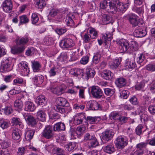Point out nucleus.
Wrapping results in <instances>:
<instances>
[{
	"label": "nucleus",
	"instance_id": "obj_36",
	"mask_svg": "<svg viewBox=\"0 0 155 155\" xmlns=\"http://www.w3.org/2000/svg\"><path fill=\"white\" fill-rule=\"evenodd\" d=\"M77 143L75 142H70L68 143L65 146V148L66 150L71 151L74 148L76 149Z\"/></svg>",
	"mask_w": 155,
	"mask_h": 155
},
{
	"label": "nucleus",
	"instance_id": "obj_27",
	"mask_svg": "<svg viewBox=\"0 0 155 155\" xmlns=\"http://www.w3.org/2000/svg\"><path fill=\"white\" fill-rule=\"evenodd\" d=\"M65 129L64 124L63 123L59 122L55 124L54 126V131H60L64 130Z\"/></svg>",
	"mask_w": 155,
	"mask_h": 155
},
{
	"label": "nucleus",
	"instance_id": "obj_48",
	"mask_svg": "<svg viewBox=\"0 0 155 155\" xmlns=\"http://www.w3.org/2000/svg\"><path fill=\"white\" fill-rule=\"evenodd\" d=\"M145 68L147 70L151 72L155 71V62L147 65Z\"/></svg>",
	"mask_w": 155,
	"mask_h": 155
},
{
	"label": "nucleus",
	"instance_id": "obj_3",
	"mask_svg": "<svg viewBox=\"0 0 155 155\" xmlns=\"http://www.w3.org/2000/svg\"><path fill=\"white\" fill-rule=\"evenodd\" d=\"M90 92L92 97L96 99H100L103 96L102 90L97 86H93L90 87Z\"/></svg>",
	"mask_w": 155,
	"mask_h": 155
},
{
	"label": "nucleus",
	"instance_id": "obj_46",
	"mask_svg": "<svg viewBox=\"0 0 155 155\" xmlns=\"http://www.w3.org/2000/svg\"><path fill=\"white\" fill-rule=\"evenodd\" d=\"M105 94L107 96H112L115 93V89L110 88H105L104 89Z\"/></svg>",
	"mask_w": 155,
	"mask_h": 155
},
{
	"label": "nucleus",
	"instance_id": "obj_24",
	"mask_svg": "<svg viewBox=\"0 0 155 155\" xmlns=\"http://www.w3.org/2000/svg\"><path fill=\"white\" fill-rule=\"evenodd\" d=\"M50 90L53 94L57 95L62 94L64 91V89L62 87H58L51 86L49 87Z\"/></svg>",
	"mask_w": 155,
	"mask_h": 155
},
{
	"label": "nucleus",
	"instance_id": "obj_8",
	"mask_svg": "<svg viewBox=\"0 0 155 155\" xmlns=\"http://www.w3.org/2000/svg\"><path fill=\"white\" fill-rule=\"evenodd\" d=\"M85 130L84 127H77L75 131L73 128H71L69 133L71 135V138L74 139L76 138V137H79L84 131Z\"/></svg>",
	"mask_w": 155,
	"mask_h": 155
},
{
	"label": "nucleus",
	"instance_id": "obj_57",
	"mask_svg": "<svg viewBox=\"0 0 155 155\" xmlns=\"http://www.w3.org/2000/svg\"><path fill=\"white\" fill-rule=\"evenodd\" d=\"M11 154V151L8 149L2 150L0 151V155H10Z\"/></svg>",
	"mask_w": 155,
	"mask_h": 155
},
{
	"label": "nucleus",
	"instance_id": "obj_55",
	"mask_svg": "<svg viewBox=\"0 0 155 155\" xmlns=\"http://www.w3.org/2000/svg\"><path fill=\"white\" fill-rule=\"evenodd\" d=\"M49 117L51 119L57 120L59 119L60 117L58 114L56 113H54L52 112H50L49 114Z\"/></svg>",
	"mask_w": 155,
	"mask_h": 155
},
{
	"label": "nucleus",
	"instance_id": "obj_10",
	"mask_svg": "<svg viewBox=\"0 0 155 155\" xmlns=\"http://www.w3.org/2000/svg\"><path fill=\"white\" fill-rule=\"evenodd\" d=\"M60 46L62 48H70L74 45L73 40L70 38H65L60 42Z\"/></svg>",
	"mask_w": 155,
	"mask_h": 155
},
{
	"label": "nucleus",
	"instance_id": "obj_21",
	"mask_svg": "<svg viewBox=\"0 0 155 155\" xmlns=\"http://www.w3.org/2000/svg\"><path fill=\"white\" fill-rule=\"evenodd\" d=\"M25 48L24 46H14L11 48V51L12 53L14 54H20L23 52Z\"/></svg>",
	"mask_w": 155,
	"mask_h": 155
},
{
	"label": "nucleus",
	"instance_id": "obj_1",
	"mask_svg": "<svg viewBox=\"0 0 155 155\" xmlns=\"http://www.w3.org/2000/svg\"><path fill=\"white\" fill-rule=\"evenodd\" d=\"M56 101L57 104L55 105L54 109L57 112L61 114H68L71 110L69 103L65 98L62 97H58Z\"/></svg>",
	"mask_w": 155,
	"mask_h": 155
},
{
	"label": "nucleus",
	"instance_id": "obj_6",
	"mask_svg": "<svg viewBox=\"0 0 155 155\" xmlns=\"http://www.w3.org/2000/svg\"><path fill=\"white\" fill-rule=\"evenodd\" d=\"M128 19L129 21L133 27L137 26H139V25H142L143 22L141 19H138V17L135 15L132 14L129 15Z\"/></svg>",
	"mask_w": 155,
	"mask_h": 155
},
{
	"label": "nucleus",
	"instance_id": "obj_39",
	"mask_svg": "<svg viewBox=\"0 0 155 155\" xmlns=\"http://www.w3.org/2000/svg\"><path fill=\"white\" fill-rule=\"evenodd\" d=\"M127 113H125V116H124L123 114L120 115L118 118V122L121 124L127 123L129 117L127 116Z\"/></svg>",
	"mask_w": 155,
	"mask_h": 155
},
{
	"label": "nucleus",
	"instance_id": "obj_2",
	"mask_svg": "<svg viewBox=\"0 0 155 155\" xmlns=\"http://www.w3.org/2000/svg\"><path fill=\"white\" fill-rule=\"evenodd\" d=\"M9 58H4L1 62L0 70L2 72L9 71L12 70L11 61Z\"/></svg>",
	"mask_w": 155,
	"mask_h": 155
},
{
	"label": "nucleus",
	"instance_id": "obj_59",
	"mask_svg": "<svg viewBox=\"0 0 155 155\" xmlns=\"http://www.w3.org/2000/svg\"><path fill=\"white\" fill-rule=\"evenodd\" d=\"M32 23L33 24H35L38 21L39 18L37 15L35 14H33L31 16Z\"/></svg>",
	"mask_w": 155,
	"mask_h": 155
},
{
	"label": "nucleus",
	"instance_id": "obj_60",
	"mask_svg": "<svg viewBox=\"0 0 155 155\" xmlns=\"http://www.w3.org/2000/svg\"><path fill=\"white\" fill-rule=\"evenodd\" d=\"M144 85L145 84L144 82L143 81H141L135 85V88L137 90H140L141 89L143 88Z\"/></svg>",
	"mask_w": 155,
	"mask_h": 155
},
{
	"label": "nucleus",
	"instance_id": "obj_5",
	"mask_svg": "<svg viewBox=\"0 0 155 155\" xmlns=\"http://www.w3.org/2000/svg\"><path fill=\"white\" fill-rule=\"evenodd\" d=\"M22 115L28 125L33 127L37 124L36 119L29 113H24L22 114Z\"/></svg>",
	"mask_w": 155,
	"mask_h": 155
},
{
	"label": "nucleus",
	"instance_id": "obj_56",
	"mask_svg": "<svg viewBox=\"0 0 155 155\" xmlns=\"http://www.w3.org/2000/svg\"><path fill=\"white\" fill-rule=\"evenodd\" d=\"M121 60L118 59H115L113 61L112 65L113 66V68H117L120 64Z\"/></svg>",
	"mask_w": 155,
	"mask_h": 155
},
{
	"label": "nucleus",
	"instance_id": "obj_9",
	"mask_svg": "<svg viewBox=\"0 0 155 155\" xmlns=\"http://www.w3.org/2000/svg\"><path fill=\"white\" fill-rule=\"evenodd\" d=\"M118 43L120 45L119 49L121 52L129 51V43L127 40L122 38L120 40Z\"/></svg>",
	"mask_w": 155,
	"mask_h": 155
},
{
	"label": "nucleus",
	"instance_id": "obj_22",
	"mask_svg": "<svg viewBox=\"0 0 155 155\" xmlns=\"http://www.w3.org/2000/svg\"><path fill=\"white\" fill-rule=\"evenodd\" d=\"M101 75L104 79L108 80L111 79L113 77L111 71L108 70L102 71L101 73Z\"/></svg>",
	"mask_w": 155,
	"mask_h": 155
},
{
	"label": "nucleus",
	"instance_id": "obj_4",
	"mask_svg": "<svg viewBox=\"0 0 155 155\" xmlns=\"http://www.w3.org/2000/svg\"><path fill=\"white\" fill-rule=\"evenodd\" d=\"M127 144V141L122 136H118L115 141V147L118 150L123 149Z\"/></svg>",
	"mask_w": 155,
	"mask_h": 155
},
{
	"label": "nucleus",
	"instance_id": "obj_26",
	"mask_svg": "<svg viewBox=\"0 0 155 155\" xmlns=\"http://www.w3.org/2000/svg\"><path fill=\"white\" fill-rule=\"evenodd\" d=\"M37 101L38 104L42 107L45 106L47 103V101L45 96L42 95H40L37 97Z\"/></svg>",
	"mask_w": 155,
	"mask_h": 155
},
{
	"label": "nucleus",
	"instance_id": "obj_54",
	"mask_svg": "<svg viewBox=\"0 0 155 155\" xmlns=\"http://www.w3.org/2000/svg\"><path fill=\"white\" fill-rule=\"evenodd\" d=\"M129 6L128 4H123V3H119L118 4H117V9H118L119 10H124V9H127L128 8H126V7Z\"/></svg>",
	"mask_w": 155,
	"mask_h": 155
},
{
	"label": "nucleus",
	"instance_id": "obj_32",
	"mask_svg": "<svg viewBox=\"0 0 155 155\" xmlns=\"http://www.w3.org/2000/svg\"><path fill=\"white\" fill-rule=\"evenodd\" d=\"M28 41V36H25L21 38H19L18 40L16 39V43L18 45H24L27 43Z\"/></svg>",
	"mask_w": 155,
	"mask_h": 155
},
{
	"label": "nucleus",
	"instance_id": "obj_33",
	"mask_svg": "<svg viewBox=\"0 0 155 155\" xmlns=\"http://www.w3.org/2000/svg\"><path fill=\"white\" fill-rule=\"evenodd\" d=\"M35 132L34 130H30L26 132L25 139L27 141H30L32 138Z\"/></svg>",
	"mask_w": 155,
	"mask_h": 155
},
{
	"label": "nucleus",
	"instance_id": "obj_28",
	"mask_svg": "<svg viewBox=\"0 0 155 155\" xmlns=\"http://www.w3.org/2000/svg\"><path fill=\"white\" fill-rule=\"evenodd\" d=\"M38 120L44 121L46 120V114L42 110H40L36 114Z\"/></svg>",
	"mask_w": 155,
	"mask_h": 155
},
{
	"label": "nucleus",
	"instance_id": "obj_49",
	"mask_svg": "<svg viewBox=\"0 0 155 155\" xmlns=\"http://www.w3.org/2000/svg\"><path fill=\"white\" fill-rule=\"evenodd\" d=\"M143 126L141 124L139 125L136 128L135 132L136 134L139 136H140L143 133L142 129Z\"/></svg>",
	"mask_w": 155,
	"mask_h": 155
},
{
	"label": "nucleus",
	"instance_id": "obj_45",
	"mask_svg": "<svg viewBox=\"0 0 155 155\" xmlns=\"http://www.w3.org/2000/svg\"><path fill=\"white\" fill-rule=\"evenodd\" d=\"M20 21L19 23L20 26L21 24H26L28 22L29 19L26 15H22L19 17Z\"/></svg>",
	"mask_w": 155,
	"mask_h": 155
},
{
	"label": "nucleus",
	"instance_id": "obj_42",
	"mask_svg": "<svg viewBox=\"0 0 155 155\" xmlns=\"http://www.w3.org/2000/svg\"><path fill=\"white\" fill-rule=\"evenodd\" d=\"M102 21L104 25L112 23V18L108 15H104L102 18Z\"/></svg>",
	"mask_w": 155,
	"mask_h": 155
},
{
	"label": "nucleus",
	"instance_id": "obj_13",
	"mask_svg": "<svg viewBox=\"0 0 155 155\" xmlns=\"http://www.w3.org/2000/svg\"><path fill=\"white\" fill-rule=\"evenodd\" d=\"M86 106L88 110H97L100 107V104L94 101L88 102L87 103Z\"/></svg>",
	"mask_w": 155,
	"mask_h": 155
},
{
	"label": "nucleus",
	"instance_id": "obj_62",
	"mask_svg": "<svg viewBox=\"0 0 155 155\" xmlns=\"http://www.w3.org/2000/svg\"><path fill=\"white\" fill-rule=\"evenodd\" d=\"M145 58V56L144 54L143 53L140 54L139 55V56L137 59V63L139 64L142 63L143 61Z\"/></svg>",
	"mask_w": 155,
	"mask_h": 155
},
{
	"label": "nucleus",
	"instance_id": "obj_64",
	"mask_svg": "<svg viewBox=\"0 0 155 155\" xmlns=\"http://www.w3.org/2000/svg\"><path fill=\"white\" fill-rule=\"evenodd\" d=\"M25 153V148L24 147H20L18 148L17 155H24Z\"/></svg>",
	"mask_w": 155,
	"mask_h": 155
},
{
	"label": "nucleus",
	"instance_id": "obj_34",
	"mask_svg": "<svg viewBox=\"0 0 155 155\" xmlns=\"http://www.w3.org/2000/svg\"><path fill=\"white\" fill-rule=\"evenodd\" d=\"M33 70L34 72H38L40 70V68L41 67V65L39 62L37 61H31Z\"/></svg>",
	"mask_w": 155,
	"mask_h": 155
},
{
	"label": "nucleus",
	"instance_id": "obj_38",
	"mask_svg": "<svg viewBox=\"0 0 155 155\" xmlns=\"http://www.w3.org/2000/svg\"><path fill=\"white\" fill-rule=\"evenodd\" d=\"M101 56L99 52H97L94 54L92 62L96 64H98L101 61Z\"/></svg>",
	"mask_w": 155,
	"mask_h": 155
},
{
	"label": "nucleus",
	"instance_id": "obj_51",
	"mask_svg": "<svg viewBox=\"0 0 155 155\" xmlns=\"http://www.w3.org/2000/svg\"><path fill=\"white\" fill-rule=\"evenodd\" d=\"M53 38L51 37H46L44 39V43L47 45H51L53 43Z\"/></svg>",
	"mask_w": 155,
	"mask_h": 155
},
{
	"label": "nucleus",
	"instance_id": "obj_12",
	"mask_svg": "<svg viewBox=\"0 0 155 155\" xmlns=\"http://www.w3.org/2000/svg\"><path fill=\"white\" fill-rule=\"evenodd\" d=\"M42 134L45 137L48 139L51 138L52 137H54L55 136V135L52 131V127L50 125L45 127L43 132Z\"/></svg>",
	"mask_w": 155,
	"mask_h": 155
},
{
	"label": "nucleus",
	"instance_id": "obj_30",
	"mask_svg": "<svg viewBox=\"0 0 155 155\" xmlns=\"http://www.w3.org/2000/svg\"><path fill=\"white\" fill-rule=\"evenodd\" d=\"M43 77L42 75L38 76H35L32 78L33 81L36 85H41L43 81Z\"/></svg>",
	"mask_w": 155,
	"mask_h": 155
},
{
	"label": "nucleus",
	"instance_id": "obj_19",
	"mask_svg": "<svg viewBox=\"0 0 155 155\" xmlns=\"http://www.w3.org/2000/svg\"><path fill=\"white\" fill-rule=\"evenodd\" d=\"M147 34L146 30L138 28L135 30L134 32V37L137 38H141L144 37Z\"/></svg>",
	"mask_w": 155,
	"mask_h": 155
},
{
	"label": "nucleus",
	"instance_id": "obj_52",
	"mask_svg": "<svg viewBox=\"0 0 155 155\" xmlns=\"http://www.w3.org/2000/svg\"><path fill=\"white\" fill-rule=\"evenodd\" d=\"M67 58V55L65 53H62L60 55L58 58L59 61L61 62L66 61Z\"/></svg>",
	"mask_w": 155,
	"mask_h": 155
},
{
	"label": "nucleus",
	"instance_id": "obj_11",
	"mask_svg": "<svg viewBox=\"0 0 155 155\" xmlns=\"http://www.w3.org/2000/svg\"><path fill=\"white\" fill-rule=\"evenodd\" d=\"M114 134V133L113 130H106L102 133V139L103 140L108 142L112 139Z\"/></svg>",
	"mask_w": 155,
	"mask_h": 155
},
{
	"label": "nucleus",
	"instance_id": "obj_53",
	"mask_svg": "<svg viewBox=\"0 0 155 155\" xmlns=\"http://www.w3.org/2000/svg\"><path fill=\"white\" fill-rule=\"evenodd\" d=\"M35 52V49L33 47L28 48L26 51L25 54L27 56H30L33 54Z\"/></svg>",
	"mask_w": 155,
	"mask_h": 155
},
{
	"label": "nucleus",
	"instance_id": "obj_23",
	"mask_svg": "<svg viewBox=\"0 0 155 155\" xmlns=\"http://www.w3.org/2000/svg\"><path fill=\"white\" fill-rule=\"evenodd\" d=\"M95 72L94 69L91 68H87L85 71V78L88 80L89 78H93L95 75Z\"/></svg>",
	"mask_w": 155,
	"mask_h": 155
},
{
	"label": "nucleus",
	"instance_id": "obj_44",
	"mask_svg": "<svg viewBox=\"0 0 155 155\" xmlns=\"http://www.w3.org/2000/svg\"><path fill=\"white\" fill-rule=\"evenodd\" d=\"M119 113L117 111L111 112L109 114L110 118L111 120H118V118L120 116Z\"/></svg>",
	"mask_w": 155,
	"mask_h": 155
},
{
	"label": "nucleus",
	"instance_id": "obj_41",
	"mask_svg": "<svg viewBox=\"0 0 155 155\" xmlns=\"http://www.w3.org/2000/svg\"><path fill=\"white\" fill-rule=\"evenodd\" d=\"M10 126V123L4 119L0 120V126L3 129H6Z\"/></svg>",
	"mask_w": 155,
	"mask_h": 155
},
{
	"label": "nucleus",
	"instance_id": "obj_58",
	"mask_svg": "<svg viewBox=\"0 0 155 155\" xmlns=\"http://www.w3.org/2000/svg\"><path fill=\"white\" fill-rule=\"evenodd\" d=\"M2 110H4L5 114L7 115L11 114L12 111V110L10 107H6L2 109Z\"/></svg>",
	"mask_w": 155,
	"mask_h": 155
},
{
	"label": "nucleus",
	"instance_id": "obj_37",
	"mask_svg": "<svg viewBox=\"0 0 155 155\" xmlns=\"http://www.w3.org/2000/svg\"><path fill=\"white\" fill-rule=\"evenodd\" d=\"M86 117L83 114H81L78 117H76L74 119V122L75 124L78 125L82 123L84 119H85Z\"/></svg>",
	"mask_w": 155,
	"mask_h": 155
},
{
	"label": "nucleus",
	"instance_id": "obj_29",
	"mask_svg": "<svg viewBox=\"0 0 155 155\" xmlns=\"http://www.w3.org/2000/svg\"><path fill=\"white\" fill-rule=\"evenodd\" d=\"M4 10H12V5L11 0H6L2 4Z\"/></svg>",
	"mask_w": 155,
	"mask_h": 155
},
{
	"label": "nucleus",
	"instance_id": "obj_25",
	"mask_svg": "<svg viewBox=\"0 0 155 155\" xmlns=\"http://www.w3.org/2000/svg\"><path fill=\"white\" fill-rule=\"evenodd\" d=\"M104 151L109 154H111L115 150L114 145L113 144H109L104 148Z\"/></svg>",
	"mask_w": 155,
	"mask_h": 155
},
{
	"label": "nucleus",
	"instance_id": "obj_17",
	"mask_svg": "<svg viewBox=\"0 0 155 155\" xmlns=\"http://www.w3.org/2000/svg\"><path fill=\"white\" fill-rule=\"evenodd\" d=\"M25 107L24 110L27 112L33 111L36 108V107L32 102L27 101L25 103Z\"/></svg>",
	"mask_w": 155,
	"mask_h": 155
},
{
	"label": "nucleus",
	"instance_id": "obj_50",
	"mask_svg": "<svg viewBox=\"0 0 155 155\" xmlns=\"http://www.w3.org/2000/svg\"><path fill=\"white\" fill-rule=\"evenodd\" d=\"M129 101L130 103L133 105H136L138 104L139 102L137 98L135 96L131 97Z\"/></svg>",
	"mask_w": 155,
	"mask_h": 155
},
{
	"label": "nucleus",
	"instance_id": "obj_61",
	"mask_svg": "<svg viewBox=\"0 0 155 155\" xmlns=\"http://www.w3.org/2000/svg\"><path fill=\"white\" fill-rule=\"evenodd\" d=\"M23 82V79L18 77H16L13 81L14 83L17 85L22 84Z\"/></svg>",
	"mask_w": 155,
	"mask_h": 155
},
{
	"label": "nucleus",
	"instance_id": "obj_15",
	"mask_svg": "<svg viewBox=\"0 0 155 155\" xmlns=\"http://www.w3.org/2000/svg\"><path fill=\"white\" fill-rule=\"evenodd\" d=\"M19 64L21 65V74L24 76L27 75L29 72L27 64L25 62H23L20 63Z\"/></svg>",
	"mask_w": 155,
	"mask_h": 155
},
{
	"label": "nucleus",
	"instance_id": "obj_35",
	"mask_svg": "<svg viewBox=\"0 0 155 155\" xmlns=\"http://www.w3.org/2000/svg\"><path fill=\"white\" fill-rule=\"evenodd\" d=\"M98 145L99 143L95 137L88 142V147L90 148L95 147Z\"/></svg>",
	"mask_w": 155,
	"mask_h": 155
},
{
	"label": "nucleus",
	"instance_id": "obj_20",
	"mask_svg": "<svg viewBox=\"0 0 155 155\" xmlns=\"http://www.w3.org/2000/svg\"><path fill=\"white\" fill-rule=\"evenodd\" d=\"M21 132L18 128H14L12 131V138L14 140H18L21 138Z\"/></svg>",
	"mask_w": 155,
	"mask_h": 155
},
{
	"label": "nucleus",
	"instance_id": "obj_47",
	"mask_svg": "<svg viewBox=\"0 0 155 155\" xmlns=\"http://www.w3.org/2000/svg\"><path fill=\"white\" fill-rule=\"evenodd\" d=\"M65 21L67 26H70L71 27H74V22L71 17L69 16H67Z\"/></svg>",
	"mask_w": 155,
	"mask_h": 155
},
{
	"label": "nucleus",
	"instance_id": "obj_18",
	"mask_svg": "<svg viewBox=\"0 0 155 155\" xmlns=\"http://www.w3.org/2000/svg\"><path fill=\"white\" fill-rule=\"evenodd\" d=\"M125 66L127 69H133L136 66V64L134 59H127L126 60Z\"/></svg>",
	"mask_w": 155,
	"mask_h": 155
},
{
	"label": "nucleus",
	"instance_id": "obj_63",
	"mask_svg": "<svg viewBox=\"0 0 155 155\" xmlns=\"http://www.w3.org/2000/svg\"><path fill=\"white\" fill-rule=\"evenodd\" d=\"M150 90L153 92V95L155 96V80L152 81L150 85ZM154 98L155 99V97Z\"/></svg>",
	"mask_w": 155,
	"mask_h": 155
},
{
	"label": "nucleus",
	"instance_id": "obj_40",
	"mask_svg": "<svg viewBox=\"0 0 155 155\" xmlns=\"http://www.w3.org/2000/svg\"><path fill=\"white\" fill-rule=\"evenodd\" d=\"M11 122L13 125L17 126L19 128H22L23 127L22 123L19 120V119L13 118L12 119Z\"/></svg>",
	"mask_w": 155,
	"mask_h": 155
},
{
	"label": "nucleus",
	"instance_id": "obj_31",
	"mask_svg": "<svg viewBox=\"0 0 155 155\" xmlns=\"http://www.w3.org/2000/svg\"><path fill=\"white\" fill-rule=\"evenodd\" d=\"M129 51H135L138 50V45L137 42L135 41H132L130 44H129Z\"/></svg>",
	"mask_w": 155,
	"mask_h": 155
},
{
	"label": "nucleus",
	"instance_id": "obj_16",
	"mask_svg": "<svg viewBox=\"0 0 155 155\" xmlns=\"http://www.w3.org/2000/svg\"><path fill=\"white\" fill-rule=\"evenodd\" d=\"M115 84L119 88H122L126 86L127 81L125 78L123 77L117 78L115 80Z\"/></svg>",
	"mask_w": 155,
	"mask_h": 155
},
{
	"label": "nucleus",
	"instance_id": "obj_43",
	"mask_svg": "<svg viewBox=\"0 0 155 155\" xmlns=\"http://www.w3.org/2000/svg\"><path fill=\"white\" fill-rule=\"evenodd\" d=\"M19 98H18L15 101L14 106L15 107L21 110L23 106V103L22 101L20 99H19Z\"/></svg>",
	"mask_w": 155,
	"mask_h": 155
},
{
	"label": "nucleus",
	"instance_id": "obj_7",
	"mask_svg": "<svg viewBox=\"0 0 155 155\" xmlns=\"http://www.w3.org/2000/svg\"><path fill=\"white\" fill-rule=\"evenodd\" d=\"M112 33L107 32L104 35H103L101 39L98 40V42L100 45H102L103 42L106 45L110 44L112 38Z\"/></svg>",
	"mask_w": 155,
	"mask_h": 155
},
{
	"label": "nucleus",
	"instance_id": "obj_14",
	"mask_svg": "<svg viewBox=\"0 0 155 155\" xmlns=\"http://www.w3.org/2000/svg\"><path fill=\"white\" fill-rule=\"evenodd\" d=\"M147 143L144 142H141L137 144L136 146V152L139 154L143 155L144 153V150L146 149Z\"/></svg>",
	"mask_w": 155,
	"mask_h": 155
}]
</instances>
